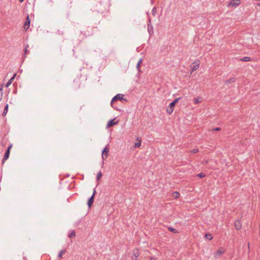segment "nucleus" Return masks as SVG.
Listing matches in <instances>:
<instances>
[{
  "label": "nucleus",
  "mask_w": 260,
  "mask_h": 260,
  "mask_svg": "<svg viewBox=\"0 0 260 260\" xmlns=\"http://www.w3.org/2000/svg\"><path fill=\"white\" fill-rule=\"evenodd\" d=\"M124 95L121 93L117 94L112 99V101L111 102V105L113 107V103L115 101H117L118 100L122 101L123 100L124 101H126V100L124 99L123 98Z\"/></svg>",
  "instance_id": "f257e3e1"
},
{
  "label": "nucleus",
  "mask_w": 260,
  "mask_h": 260,
  "mask_svg": "<svg viewBox=\"0 0 260 260\" xmlns=\"http://www.w3.org/2000/svg\"><path fill=\"white\" fill-rule=\"evenodd\" d=\"M200 61L199 60H197L193 62L190 65V68L191 72H193L197 70L199 68Z\"/></svg>",
  "instance_id": "f03ea898"
},
{
  "label": "nucleus",
  "mask_w": 260,
  "mask_h": 260,
  "mask_svg": "<svg viewBox=\"0 0 260 260\" xmlns=\"http://www.w3.org/2000/svg\"><path fill=\"white\" fill-rule=\"evenodd\" d=\"M12 147V144H11L8 147L7 150L5 152V155L2 160L3 164H4L5 161L9 158L10 155V149Z\"/></svg>",
  "instance_id": "7ed1b4c3"
},
{
  "label": "nucleus",
  "mask_w": 260,
  "mask_h": 260,
  "mask_svg": "<svg viewBox=\"0 0 260 260\" xmlns=\"http://www.w3.org/2000/svg\"><path fill=\"white\" fill-rule=\"evenodd\" d=\"M109 148L106 147L102 151V156L103 159L104 160L107 158L108 155Z\"/></svg>",
  "instance_id": "20e7f679"
},
{
  "label": "nucleus",
  "mask_w": 260,
  "mask_h": 260,
  "mask_svg": "<svg viewBox=\"0 0 260 260\" xmlns=\"http://www.w3.org/2000/svg\"><path fill=\"white\" fill-rule=\"evenodd\" d=\"M175 105L171 103L169 106V107L167 109V112L169 114H171L172 113L174 110V107Z\"/></svg>",
  "instance_id": "39448f33"
},
{
  "label": "nucleus",
  "mask_w": 260,
  "mask_h": 260,
  "mask_svg": "<svg viewBox=\"0 0 260 260\" xmlns=\"http://www.w3.org/2000/svg\"><path fill=\"white\" fill-rule=\"evenodd\" d=\"M30 20L29 18V16H27V17L26 18V21L24 24V28L25 29H27L29 28L30 26Z\"/></svg>",
  "instance_id": "423d86ee"
},
{
  "label": "nucleus",
  "mask_w": 260,
  "mask_h": 260,
  "mask_svg": "<svg viewBox=\"0 0 260 260\" xmlns=\"http://www.w3.org/2000/svg\"><path fill=\"white\" fill-rule=\"evenodd\" d=\"M240 4V0H232L230 3V5L234 6L237 7L239 6Z\"/></svg>",
  "instance_id": "0eeeda50"
},
{
  "label": "nucleus",
  "mask_w": 260,
  "mask_h": 260,
  "mask_svg": "<svg viewBox=\"0 0 260 260\" xmlns=\"http://www.w3.org/2000/svg\"><path fill=\"white\" fill-rule=\"evenodd\" d=\"M224 252V250L222 247H220L215 253V256H220Z\"/></svg>",
  "instance_id": "6e6552de"
},
{
  "label": "nucleus",
  "mask_w": 260,
  "mask_h": 260,
  "mask_svg": "<svg viewBox=\"0 0 260 260\" xmlns=\"http://www.w3.org/2000/svg\"><path fill=\"white\" fill-rule=\"evenodd\" d=\"M115 119L109 120L107 124V127H109L115 125L118 122H114Z\"/></svg>",
  "instance_id": "1a4fd4ad"
},
{
  "label": "nucleus",
  "mask_w": 260,
  "mask_h": 260,
  "mask_svg": "<svg viewBox=\"0 0 260 260\" xmlns=\"http://www.w3.org/2000/svg\"><path fill=\"white\" fill-rule=\"evenodd\" d=\"M235 227L237 230H239L241 229V223L240 220H236L235 222Z\"/></svg>",
  "instance_id": "9d476101"
},
{
  "label": "nucleus",
  "mask_w": 260,
  "mask_h": 260,
  "mask_svg": "<svg viewBox=\"0 0 260 260\" xmlns=\"http://www.w3.org/2000/svg\"><path fill=\"white\" fill-rule=\"evenodd\" d=\"M235 81H236V78L235 77H233V78H230V79L225 80V84L226 85H229V84H230L231 83H232L233 82H235Z\"/></svg>",
  "instance_id": "9b49d317"
},
{
  "label": "nucleus",
  "mask_w": 260,
  "mask_h": 260,
  "mask_svg": "<svg viewBox=\"0 0 260 260\" xmlns=\"http://www.w3.org/2000/svg\"><path fill=\"white\" fill-rule=\"evenodd\" d=\"M94 197H93V196H91V197L88 199L87 205L89 207H90L92 205L94 201Z\"/></svg>",
  "instance_id": "f8f14e48"
},
{
  "label": "nucleus",
  "mask_w": 260,
  "mask_h": 260,
  "mask_svg": "<svg viewBox=\"0 0 260 260\" xmlns=\"http://www.w3.org/2000/svg\"><path fill=\"white\" fill-rule=\"evenodd\" d=\"M16 76V74H14L13 77L7 82L6 83L5 86L6 87H8L10 84L12 83L13 80L14 79L15 77Z\"/></svg>",
  "instance_id": "ddd939ff"
},
{
  "label": "nucleus",
  "mask_w": 260,
  "mask_h": 260,
  "mask_svg": "<svg viewBox=\"0 0 260 260\" xmlns=\"http://www.w3.org/2000/svg\"><path fill=\"white\" fill-rule=\"evenodd\" d=\"M133 255L135 257V259L139 256V252L137 249H135L133 250Z\"/></svg>",
  "instance_id": "4468645a"
},
{
  "label": "nucleus",
  "mask_w": 260,
  "mask_h": 260,
  "mask_svg": "<svg viewBox=\"0 0 260 260\" xmlns=\"http://www.w3.org/2000/svg\"><path fill=\"white\" fill-rule=\"evenodd\" d=\"M240 61H245V62H246V61H251V59L250 57H243L242 58H240L239 59Z\"/></svg>",
  "instance_id": "2eb2a0df"
},
{
  "label": "nucleus",
  "mask_w": 260,
  "mask_h": 260,
  "mask_svg": "<svg viewBox=\"0 0 260 260\" xmlns=\"http://www.w3.org/2000/svg\"><path fill=\"white\" fill-rule=\"evenodd\" d=\"M137 140L138 141V142L135 144V147H139L141 145V139L138 138Z\"/></svg>",
  "instance_id": "dca6fc26"
},
{
  "label": "nucleus",
  "mask_w": 260,
  "mask_h": 260,
  "mask_svg": "<svg viewBox=\"0 0 260 260\" xmlns=\"http://www.w3.org/2000/svg\"><path fill=\"white\" fill-rule=\"evenodd\" d=\"M66 252V249H63L61 250L60 252L58 254V257L59 258H62V254Z\"/></svg>",
  "instance_id": "f3484780"
},
{
  "label": "nucleus",
  "mask_w": 260,
  "mask_h": 260,
  "mask_svg": "<svg viewBox=\"0 0 260 260\" xmlns=\"http://www.w3.org/2000/svg\"><path fill=\"white\" fill-rule=\"evenodd\" d=\"M202 98L201 97H198L196 99H194V104H198L199 103H200L202 101Z\"/></svg>",
  "instance_id": "a211bd4d"
},
{
  "label": "nucleus",
  "mask_w": 260,
  "mask_h": 260,
  "mask_svg": "<svg viewBox=\"0 0 260 260\" xmlns=\"http://www.w3.org/2000/svg\"><path fill=\"white\" fill-rule=\"evenodd\" d=\"M168 230L171 232L174 233H178L177 231L175 229L172 228V227H169Z\"/></svg>",
  "instance_id": "6ab92c4d"
},
{
  "label": "nucleus",
  "mask_w": 260,
  "mask_h": 260,
  "mask_svg": "<svg viewBox=\"0 0 260 260\" xmlns=\"http://www.w3.org/2000/svg\"><path fill=\"white\" fill-rule=\"evenodd\" d=\"M179 196H180V194L177 191H174L173 193V196L175 199L179 198Z\"/></svg>",
  "instance_id": "aec40b11"
},
{
  "label": "nucleus",
  "mask_w": 260,
  "mask_h": 260,
  "mask_svg": "<svg viewBox=\"0 0 260 260\" xmlns=\"http://www.w3.org/2000/svg\"><path fill=\"white\" fill-rule=\"evenodd\" d=\"M70 238L76 237V233L74 231H72L69 235Z\"/></svg>",
  "instance_id": "412c9836"
},
{
  "label": "nucleus",
  "mask_w": 260,
  "mask_h": 260,
  "mask_svg": "<svg viewBox=\"0 0 260 260\" xmlns=\"http://www.w3.org/2000/svg\"><path fill=\"white\" fill-rule=\"evenodd\" d=\"M102 173L101 172H99L98 174H97V175H96V180L97 181H99L100 180V179H101V178L102 177Z\"/></svg>",
  "instance_id": "4be33fe9"
},
{
  "label": "nucleus",
  "mask_w": 260,
  "mask_h": 260,
  "mask_svg": "<svg viewBox=\"0 0 260 260\" xmlns=\"http://www.w3.org/2000/svg\"><path fill=\"white\" fill-rule=\"evenodd\" d=\"M8 104H7L4 108V111H3V115H6L7 112H8Z\"/></svg>",
  "instance_id": "5701e85b"
},
{
  "label": "nucleus",
  "mask_w": 260,
  "mask_h": 260,
  "mask_svg": "<svg viewBox=\"0 0 260 260\" xmlns=\"http://www.w3.org/2000/svg\"><path fill=\"white\" fill-rule=\"evenodd\" d=\"M142 61H143V59L142 58H141L138 62L137 63V69L139 71V68H140V64L142 62Z\"/></svg>",
  "instance_id": "b1692460"
},
{
  "label": "nucleus",
  "mask_w": 260,
  "mask_h": 260,
  "mask_svg": "<svg viewBox=\"0 0 260 260\" xmlns=\"http://www.w3.org/2000/svg\"><path fill=\"white\" fill-rule=\"evenodd\" d=\"M205 237L210 240H212L213 238L212 235L210 234H206L205 235Z\"/></svg>",
  "instance_id": "393cba45"
},
{
  "label": "nucleus",
  "mask_w": 260,
  "mask_h": 260,
  "mask_svg": "<svg viewBox=\"0 0 260 260\" xmlns=\"http://www.w3.org/2000/svg\"><path fill=\"white\" fill-rule=\"evenodd\" d=\"M197 176L200 178H203L205 176V174L203 173H200L197 174Z\"/></svg>",
  "instance_id": "a878e982"
},
{
  "label": "nucleus",
  "mask_w": 260,
  "mask_h": 260,
  "mask_svg": "<svg viewBox=\"0 0 260 260\" xmlns=\"http://www.w3.org/2000/svg\"><path fill=\"white\" fill-rule=\"evenodd\" d=\"M180 99V98H178L176 99L175 100H174L172 102H171L174 105H176V103H177L179 101V100Z\"/></svg>",
  "instance_id": "bb28decb"
},
{
  "label": "nucleus",
  "mask_w": 260,
  "mask_h": 260,
  "mask_svg": "<svg viewBox=\"0 0 260 260\" xmlns=\"http://www.w3.org/2000/svg\"><path fill=\"white\" fill-rule=\"evenodd\" d=\"M199 151V149L198 148L193 149L190 151V152L192 153H196Z\"/></svg>",
  "instance_id": "cd10ccee"
},
{
  "label": "nucleus",
  "mask_w": 260,
  "mask_h": 260,
  "mask_svg": "<svg viewBox=\"0 0 260 260\" xmlns=\"http://www.w3.org/2000/svg\"><path fill=\"white\" fill-rule=\"evenodd\" d=\"M221 129V128L220 127H216L213 129H212V131H219Z\"/></svg>",
  "instance_id": "c85d7f7f"
},
{
  "label": "nucleus",
  "mask_w": 260,
  "mask_h": 260,
  "mask_svg": "<svg viewBox=\"0 0 260 260\" xmlns=\"http://www.w3.org/2000/svg\"><path fill=\"white\" fill-rule=\"evenodd\" d=\"M95 193H96V190H95V189L94 188V190H93V192L92 195V196H93V197H94Z\"/></svg>",
  "instance_id": "c756f323"
},
{
  "label": "nucleus",
  "mask_w": 260,
  "mask_h": 260,
  "mask_svg": "<svg viewBox=\"0 0 260 260\" xmlns=\"http://www.w3.org/2000/svg\"><path fill=\"white\" fill-rule=\"evenodd\" d=\"M28 45H27V46H26V47L25 48V54H26V53L27 52V48L28 47Z\"/></svg>",
  "instance_id": "7c9ffc66"
},
{
  "label": "nucleus",
  "mask_w": 260,
  "mask_h": 260,
  "mask_svg": "<svg viewBox=\"0 0 260 260\" xmlns=\"http://www.w3.org/2000/svg\"><path fill=\"white\" fill-rule=\"evenodd\" d=\"M155 10H156V8H153L152 10V12L153 13H154V12L155 11Z\"/></svg>",
  "instance_id": "2f4dec72"
},
{
  "label": "nucleus",
  "mask_w": 260,
  "mask_h": 260,
  "mask_svg": "<svg viewBox=\"0 0 260 260\" xmlns=\"http://www.w3.org/2000/svg\"><path fill=\"white\" fill-rule=\"evenodd\" d=\"M2 95H3V93H0V101H1V100L2 99Z\"/></svg>",
  "instance_id": "473e14b6"
},
{
  "label": "nucleus",
  "mask_w": 260,
  "mask_h": 260,
  "mask_svg": "<svg viewBox=\"0 0 260 260\" xmlns=\"http://www.w3.org/2000/svg\"><path fill=\"white\" fill-rule=\"evenodd\" d=\"M150 260H156V259L154 257H151L150 258Z\"/></svg>",
  "instance_id": "72a5a7b5"
},
{
  "label": "nucleus",
  "mask_w": 260,
  "mask_h": 260,
  "mask_svg": "<svg viewBox=\"0 0 260 260\" xmlns=\"http://www.w3.org/2000/svg\"><path fill=\"white\" fill-rule=\"evenodd\" d=\"M0 93H2V88H0Z\"/></svg>",
  "instance_id": "f704fd0d"
},
{
  "label": "nucleus",
  "mask_w": 260,
  "mask_h": 260,
  "mask_svg": "<svg viewBox=\"0 0 260 260\" xmlns=\"http://www.w3.org/2000/svg\"><path fill=\"white\" fill-rule=\"evenodd\" d=\"M19 1L20 2V3H22V2L24 1V0H19Z\"/></svg>",
  "instance_id": "c9c22d12"
},
{
  "label": "nucleus",
  "mask_w": 260,
  "mask_h": 260,
  "mask_svg": "<svg viewBox=\"0 0 260 260\" xmlns=\"http://www.w3.org/2000/svg\"><path fill=\"white\" fill-rule=\"evenodd\" d=\"M257 5L260 7V3H257Z\"/></svg>",
  "instance_id": "e433bc0d"
},
{
  "label": "nucleus",
  "mask_w": 260,
  "mask_h": 260,
  "mask_svg": "<svg viewBox=\"0 0 260 260\" xmlns=\"http://www.w3.org/2000/svg\"><path fill=\"white\" fill-rule=\"evenodd\" d=\"M148 31L150 32V30H151V29L148 28Z\"/></svg>",
  "instance_id": "4c0bfd02"
},
{
  "label": "nucleus",
  "mask_w": 260,
  "mask_h": 260,
  "mask_svg": "<svg viewBox=\"0 0 260 260\" xmlns=\"http://www.w3.org/2000/svg\"><path fill=\"white\" fill-rule=\"evenodd\" d=\"M148 31L150 32V30H151V29L148 28Z\"/></svg>",
  "instance_id": "58836bf2"
}]
</instances>
